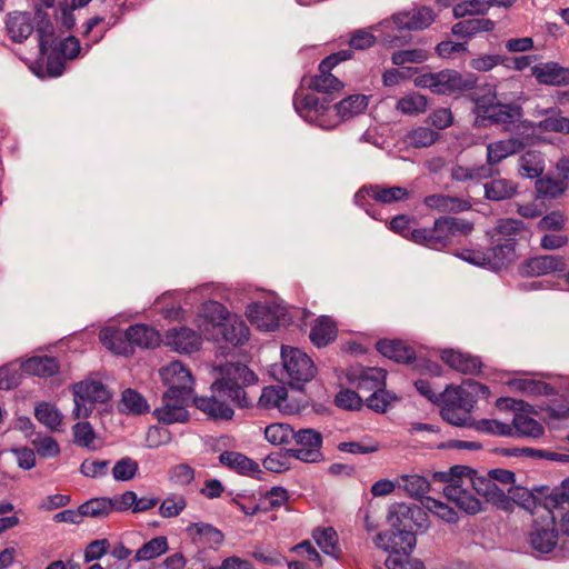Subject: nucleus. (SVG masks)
<instances>
[{
	"label": "nucleus",
	"instance_id": "nucleus-64",
	"mask_svg": "<svg viewBox=\"0 0 569 569\" xmlns=\"http://www.w3.org/2000/svg\"><path fill=\"white\" fill-rule=\"evenodd\" d=\"M388 569H425V565L409 555H390L385 562Z\"/></svg>",
	"mask_w": 569,
	"mask_h": 569
},
{
	"label": "nucleus",
	"instance_id": "nucleus-17",
	"mask_svg": "<svg viewBox=\"0 0 569 569\" xmlns=\"http://www.w3.org/2000/svg\"><path fill=\"white\" fill-rule=\"evenodd\" d=\"M163 382L168 386V390L182 393H191L193 391V378L190 370L180 361H172L160 370Z\"/></svg>",
	"mask_w": 569,
	"mask_h": 569
},
{
	"label": "nucleus",
	"instance_id": "nucleus-13",
	"mask_svg": "<svg viewBox=\"0 0 569 569\" xmlns=\"http://www.w3.org/2000/svg\"><path fill=\"white\" fill-rule=\"evenodd\" d=\"M537 512L542 510L553 511L569 503V478L561 482L560 487L550 488L548 486L533 487Z\"/></svg>",
	"mask_w": 569,
	"mask_h": 569
},
{
	"label": "nucleus",
	"instance_id": "nucleus-6",
	"mask_svg": "<svg viewBox=\"0 0 569 569\" xmlns=\"http://www.w3.org/2000/svg\"><path fill=\"white\" fill-rule=\"evenodd\" d=\"M281 359L286 376L283 381L291 388L300 390L315 378L317 368L312 359L299 348L282 346Z\"/></svg>",
	"mask_w": 569,
	"mask_h": 569
},
{
	"label": "nucleus",
	"instance_id": "nucleus-23",
	"mask_svg": "<svg viewBox=\"0 0 569 569\" xmlns=\"http://www.w3.org/2000/svg\"><path fill=\"white\" fill-rule=\"evenodd\" d=\"M6 29L13 42L22 43L34 31L31 13L14 11L7 16Z\"/></svg>",
	"mask_w": 569,
	"mask_h": 569
},
{
	"label": "nucleus",
	"instance_id": "nucleus-31",
	"mask_svg": "<svg viewBox=\"0 0 569 569\" xmlns=\"http://www.w3.org/2000/svg\"><path fill=\"white\" fill-rule=\"evenodd\" d=\"M123 337L130 345L147 349L157 347L160 341L159 333L152 327L143 323L130 326Z\"/></svg>",
	"mask_w": 569,
	"mask_h": 569
},
{
	"label": "nucleus",
	"instance_id": "nucleus-27",
	"mask_svg": "<svg viewBox=\"0 0 569 569\" xmlns=\"http://www.w3.org/2000/svg\"><path fill=\"white\" fill-rule=\"evenodd\" d=\"M118 411L129 416H142L150 412V405L142 393L132 388H127L121 392L118 402Z\"/></svg>",
	"mask_w": 569,
	"mask_h": 569
},
{
	"label": "nucleus",
	"instance_id": "nucleus-53",
	"mask_svg": "<svg viewBox=\"0 0 569 569\" xmlns=\"http://www.w3.org/2000/svg\"><path fill=\"white\" fill-rule=\"evenodd\" d=\"M472 472L473 469L468 466L456 465L448 471L433 472L430 481L442 482L446 483V486L457 485L458 482L463 483L465 476Z\"/></svg>",
	"mask_w": 569,
	"mask_h": 569
},
{
	"label": "nucleus",
	"instance_id": "nucleus-50",
	"mask_svg": "<svg viewBox=\"0 0 569 569\" xmlns=\"http://www.w3.org/2000/svg\"><path fill=\"white\" fill-rule=\"evenodd\" d=\"M427 98L419 93L408 94L398 100L396 109L403 114L415 116L427 110Z\"/></svg>",
	"mask_w": 569,
	"mask_h": 569
},
{
	"label": "nucleus",
	"instance_id": "nucleus-9",
	"mask_svg": "<svg viewBox=\"0 0 569 569\" xmlns=\"http://www.w3.org/2000/svg\"><path fill=\"white\" fill-rule=\"evenodd\" d=\"M178 389L167 390L162 395V406L153 410V416L164 425L184 423L189 420L187 407L191 393L177 392Z\"/></svg>",
	"mask_w": 569,
	"mask_h": 569
},
{
	"label": "nucleus",
	"instance_id": "nucleus-19",
	"mask_svg": "<svg viewBox=\"0 0 569 569\" xmlns=\"http://www.w3.org/2000/svg\"><path fill=\"white\" fill-rule=\"evenodd\" d=\"M166 342L174 351L180 353H192L201 346L200 335L187 327L171 328L166 332Z\"/></svg>",
	"mask_w": 569,
	"mask_h": 569
},
{
	"label": "nucleus",
	"instance_id": "nucleus-15",
	"mask_svg": "<svg viewBox=\"0 0 569 569\" xmlns=\"http://www.w3.org/2000/svg\"><path fill=\"white\" fill-rule=\"evenodd\" d=\"M518 241L516 238L493 239L492 246L486 252V264L492 270L507 268L517 259Z\"/></svg>",
	"mask_w": 569,
	"mask_h": 569
},
{
	"label": "nucleus",
	"instance_id": "nucleus-37",
	"mask_svg": "<svg viewBox=\"0 0 569 569\" xmlns=\"http://www.w3.org/2000/svg\"><path fill=\"white\" fill-rule=\"evenodd\" d=\"M543 171L545 160L541 152L529 150L519 158L518 172L521 177L535 179L539 178Z\"/></svg>",
	"mask_w": 569,
	"mask_h": 569
},
{
	"label": "nucleus",
	"instance_id": "nucleus-57",
	"mask_svg": "<svg viewBox=\"0 0 569 569\" xmlns=\"http://www.w3.org/2000/svg\"><path fill=\"white\" fill-rule=\"evenodd\" d=\"M508 496L512 506L516 503L530 512H533V510L537 509L535 491H532V489H527L520 486L511 487L508 490Z\"/></svg>",
	"mask_w": 569,
	"mask_h": 569
},
{
	"label": "nucleus",
	"instance_id": "nucleus-56",
	"mask_svg": "<svg viewBox=\"0 0 569 569\" xmlns=\"http://www.w3.org/2000/svg\"><path fill=\"white\" fill-rule=\"evenodd\" d=\"M287 398V390L283 387L269 386L262 389L258 406L264 409L280 407Z\"/></svg>",
	"mask_w": 569,
	"mask_h": 569
},
{
	"label": "nucleus",
	"instance_id": "nucleus-2",
	"mask_svg": "<svg viewBox=\"0 0 569 569\" xmlns=\"http://www.w3.org/2000/svg\"><path fill=\"white\" fill-rule=\"evenodd\" d=\"M473 230L469 221L456 217H440L431 228H417L410 231L411 241L429 249L441 250L452 243V238L467 236Z\"/></svg>",
	"mask_w": 569,
	"mask_h": 569
},
{
	"label": "nucleus",
	"instance_id": "nucleus-21",
	"mask_svg": "<svg viewBox=\"0 0 569 569\" xmlns=\"http://www.w3.org/2000/svg\"><path fill=\"white\" fill-rule=\"evenodd\" d=\"M531 74L540 84L555 87L569 86V68L562 67L555 61L533 66L531 68Z\"/></svg>",
	"mask_w": 569,
	"mask_h": 569
},
{
	"label": "nucleus",
	"instance_id": "nucleus-42",
	"mask_svg": "<svg viewBox=\"0 0 569 569\" xmlns=\"http://www.w3.org/2000/svg\"><path fill=\"white\" fill-rule=\"evenodd\" d=\"M312 537L326 555L335 558L339 556L338 536L333 528H317L313 530Z\"/></svg>",
	"mask_w": 569,
	"mask_h": 569
},
{
	"label": "nucleus",
	"instance_id": "nucleus-24",
	"mask_svg": "<svg viewBox=\"0 0 569 569\" xmlns=\"http://www.w3.org/2000/svg\"><path fill=\"white\" fill-rule=\"evenodd\" d=\"M219 461L224 467L243 476H252L257 479H261L260 475L262 470L254 460L248 458L241 452L237 451H223L219 456Z\"/></svg>",
	"mask_w": 569,
	"mask_h": 569
},
{
	"label": "nucleus",
	"instance_id": "nucleus-54",
	"mask_svg": "<svg viewBox=\"0 0 569 569\" xmlns=\"http://www.w3.org/2000/svg\"><path fill=\"white\" fill-rule=\"evenodd\" d=\"M566 188L563 181L550 177L538 178L536 181V191L541 198L555 199L562 194Z\"/></svg>",
	"mask_w": 569,
	"mask_h": 569
},
{
	"label": "nucleus",
	"instance_id": "nucleus-62",
	"mask_svg": "<svg viewBox=\"0 0 569 569\" xmlns=\"http://www.w3.org/2000/svg\"><path fill=\"white\" fill-rule=\"evenodd\" d=\"M187 507V500L183 496H169L159 507V513L163 518H173L179 516Z\"/></svg>",
	"mask_w": 569,
	"mask_h": 569
},
{
	"label": "nucleus",
	"instance_id": "nucleus-55",
	"mask_svg": "<svg viewBox=\"0 0 569 569\" xmlns=\"http://www.w3.org/2000/svg\"><path fill=\"white\" fill-rule=\"evenodd\" d=\"M34 416L41 423L51 430H54L62 420V416L59 410L48 402L39 403L34 409Z\"/></svg>",
	"mask_w": 569,
	"mask_h": 569
},
{
	"label": "nucleus",
	"instance_id": "nucleus-47",
	"mask_svg": "<svg viewBox=\"0 0 569 569\" xmlns=\"http://www.w3.org/2000/svg\"><path fill=\"white\" fill-rule=\"evenodd\" d=\"M421 503L425 509L448 523H456L459 520L458 513L455 511V509L440 500L426 497Z\"/></svg>",
	"mask_w": 569,
	"mask_h": 569
},
{
	"label": "nucleus",
	"instance_id": "nucleus-14",
	"mask_svg": "<svg viewBox=\"0 0 569 569\" xmlns=\"http://www.w3.org/2000/svg\"><path fill=\"white\" fill-rule=\"evenodd\" d=\"M473 492L471 487H467L466 483L462 482L443 487L445 497L453 502L461 511L470 516L485 510L483 502Z\"/></svg>",
	"mask_w": 569,
	"mask_h": 569
},
{
	"label": "nucleus",
	"instance_id": "nucleus-61",
	"mask_svg": "<svg viewBox=\"0 0 569 569\" xmlns=\"http://www.w3.org/2000/svg\"><path fill=\"white\" fill-rule=\"evenodd\" d=\"M63 59H74L80 52V41L74 36H69L63 40L56 41L50 48Z\"/></svg>",
	"mask_w": 569,
	"mask_h": 569
},
{
	"label": "nucleus",
	"instance_id": "nucleus-51",
	"mask_svg": "<svg viewBox=\"0 0 569 569\" xmlns=\"http://www.w3.org/2000/svg\"><path fill=\"white\" fill-rule=\"evenodd\" d=\"M295 429L287 423H272L266 427L264 438L273 445L291 443Z\"/></svg>",
	"mask_w": 569,
	"mask_h": 569
},
{
	"label": "nucleus",
	"instance_id": "nucleus-18",
	"mask_svg": "<svg viewBox=\"0 0 569 569\" xmlns=\"http://www.w3.org/2000/svg\"><path fill=\"white\" fill-rule=\"evenodd\" d=\"M366 197L380 202V203H393L398 202L408 197L406 188L393 186V187H381L379 184H371L362 187L355 196L357 204L363 207Z\"/></svg>",
	"mask_w": 569,
	"mask_h": 569
},
{
	"label": "nucleus",
	"instance_id": "nucleus-26",
	"mask_svg": "<svg viewBox=\"0 0 569 569\" xmlns=\"http://www.w3.org/2000/svg\"><path fill=\"white\" fill-rule=\"evenodd\" d=\"M376 349L383 357L399 363H411L416 360L415 349L402 340L381 339L376 343Z\"/></svg>",
	"mask_w": 569,
	"mask_h": 569
},
{
	"label": "nucleus",
	"instance_id": "nucleus-32",
	"mask_svg": "<svg viewBox=\"0 0 569 569\" xmlns=\"http://www.w3.org/2000/svg\"><path fill=\"white\" fill-rule=\"evenodd\" d=\"M423 203L430 209L446 213L463 212L471 208V204L468 200L447 194L427 196L423 200Z\"/></svg>",
	"mask_w": 569,
	"mask_h": 569
},
{
	"label": "nucleus",
	"instance_id": "nucleus-33",
	"mask_svg": "<svg viewBox=\"0 0 569 569\" xmlns=\"http://www.w3.org/2000/svg\"><path fill=\"white\" fill-rule=\"evenodd\" d=\"M308 87L317 92L323 93V97L333 100L336 92L343 88V83L333 74L331 70H322L321 62L318 67V74L310 78Z\"/></svg>",
	"mask_w": 569,
	"mask_h": 569
},
{
	"label": "nucleus",
	"instance_id": "nucleus-40",
	"mask_svg": "<svg viewBox=\"0 0 569 569\" xmlns=\"http://www.w3.org/2000/svg\"><path fill=\"white\" fill-rule=\"evenodd\" d=\"M440 400L438 405L440 408L462 409L466 412H471L473 409V400H467L462 395V389L459 386L449 385L440 392Z\"/></svg>",
	"mask_w": 569,
	"mask_h": 569
},
{
	"label": "nucleus",
	"instance_id": "nucleus-44",
	"mask_svg": "<svg viewBox=\"0 0 569 569\" xmlns=\"http://www.w3.org/2000/svg\"><path fill=\"white\" fill-rule=\"evenodd\" d=\"M510 386L528 396H551L555 393L553 387L543 381L533 379H515Z\"/></svg>",
	"mask_w": 569,
	"mask_h": 569
},
{
	"label": "nucleus",
	"instance_id": "nucleus-4",
	"mask_svg": "<svg viewBox=\"0 0 569 569\" xmlns=\"http://www.w3.org/2000/svg\"><path fill=\"white\" fill-rule=\"evenodd\" d=\"M559 541V529L553 511L542 510L538 513L527 535L531 555L539 558L552 553Z\"/></svg>",
	"mask_w": 569,
	"mask_h": 569
},
{
	"label": "nucleus",
	"instance_id": "nucleus-1",
	"mask_svg": "<svg viewBox=\"0 0 569 569\" xmlns=\"http://www.w3.org/2000/svg\"><path fill=\"white\" fill-rule=\"evenodd\" d=\"M220 378L210 386V396L194 397V406L210 419L231 420L234 416L233 406L252 407V399L246 391L258 381L257 375L248 366L240 362H227L219 368Z\"/></svg>",
	"mask_w": 569,
	"mask_h": 569
},
{
	"label": "nucleus",
	"instance_id": "nucleus-43",
	"mask_svg": "<svg viewBox=\"0 0 569 569\" xmlns=\"http://www.w3.org/2000/svg\"><path fill=\"white\" fill-rule=\"evenodd\" d=\"M402 488L406 492L413 497L425 500L427 492L431 490V481L420 475H403L401 476Z\"/></svg>",
	"mask_w": 569,
	"mask_h": 569
},
{
	"label": "nucleus",
	"instance_id": "nucleus-49",
	"mask_svg": "<svg viewBox=\"0 0 569 569\" xmlns=\"http://www.w3.org/2000/svg\"><path fill=\"white\" fill-rule=\"evenodd\" d=\"M398 400V397L386 390L385 387L376 389L369 397L366 398V406L378 413H385L388 407Z\"/></svg>",
	"mask_w": 569,
	"mask_h": 569
},
{
	"label": "nucleus",
	"instance_id": "nucleus-25",
	"mask_svg": "<svg viewBox=\"0 0 569 569\" xmlns=\"http://www.w3.org/2000/svg\"><path fill=\"white\" fill-rule=\"evenodd\" d=\"M522 139L509 138L493 141L487 144V161L498 168V164L506 158L516 154L525 149Z\"/></svg>",
	"mask_w": 569,
	"mask_h": 569
},
{
	"label": "nucleus",
	"instance_id": "nucleus-59",
	"mask_svg": "<svg viewBox=\"0 0 569 569\" xmlns=\"http://www.w3.org/2000/svg\"><path fill=\"white\" fill-rule=\"evenodd\" d=\"M496 234L499 236L498 239L502 241L507 238H516L517 234L525 230V223L519 219H500L497 221L495 227Z\"/></svg>",
	"mask_w": 569,
	"mask_h": 569
},
{
	"label": "nucleus",
	"instance_id": "nucleus-34",
	"mask_svg": "<svg viewBox=\"0 0 569 569\" xmlns=\"http://www.w3.org/2000/svg\"><path fill=\"white\" fill-rule=\"evenodd\" d=\"M224 341L233 346H242L249 339V328L242 319L228 318L218 328Z\"/></svg>",
	"mask_w": 569,
	"mask_h": 569
},
{
	"label": "nucleus",
	"instance_id": "nucleus-45",
	"mask_svg": "<svg viewBox=\"0 0 569 569\" xmlns=\"http://www.w3.org/2000/svg\"><path fill=\"white\" fill-rule=\"evenodd\" d=\"M83 517L104 518L111 513V501L109 497L92 498L79 506Z\"/></svg>",
	"mask_w": 569,
	"mask_h": 569
},
{
	"label": "nucleus",
	"instance_id": "nucleus-20",
	"mask_svg": "<svg viewBox=\"0 0 569 569\" xmlns=\"http://www.w3.org/2000/svg\"><path fill=\"white\" fill-rule=\"evenodd\" d=\"M419 531H411L409 529H390L386 532H380L378 539L387 541L386 549L391 550V555H410L417 543L416 535Z\"/></svg>",
	"mask_w": 569,
	"mask_h": 569
},
{
	"label": "nucleus",
	"instance_id": "nucleus-60",
	"mask_svg": "<svg viewBox=\"0 0 569 569\" xmlns=\"http://www.w3.org/2000/svg\"><path fill=\"white\" fill-rule=\"evenodd\" d=\"M138 462L130 457L118 460L112 469V476L118 481H128L134 478Z\"/></svg>",
	"mask_w": 569,
	"mask_h": 569
},
{
	"label": "nucleus",
	"instance_id": "nucleus-38",
	"mask_svg": "<svg viewBox=\"0 0 569 569\" xmlns=\"http://www.w3.org/2000/svg\"><path fill=\"white\" fill-rule=\"evenodd\" d=\"M368 107V97L365 94H351L333 106V111L341 119H349L362 113Z\"/></svg>",
	"mask_w": 569,
	"mask_h": 569
},
{
	"label": "nucleus",
	"instance_id": "nucleus-48",
	"mask_svg": "<svg viewBox=\"0 0 569 569\" xmlns=\"http://www.w3.org/2000/svg\"><path fill=\"white\" fill-rule=\"evenodd\" d=\"M249 318L252 323L257 325L258 328L264 331H274L279 327V322L273 318H270L269 309L267 306L261 303H254L249 307Z\"/></svg>",
	"mask_w": 569,
	"mask_h": 569
},
{
	"label": "nucleus",
	"instance_id": "nucleus-52",
	"mask_svg": "<svg viewBox=\"0 0 569 569\" xmlns=\"http://www.w3.org/2000/svg\"><path fill=\"white\" fill-rule=\"evenodd\" d=\"M34 31L38 36L39 53L43 57L56 42V30L51 19H44L40 23H36Z\"/></svg>",
	"mask_w": 569,
	"mask_h": 569
},
{
	"label": "nucleus",
	"instance_id": "nucleus-11",
	"mask_svg": "<svg viewBox=\"0 0 569 569\" xmlns=\"http://www.w3.org/2000/svg\"><path fill=\"white\" fill-rule=\"evenodd\" d=\"M293 447L287 449V455L303 462H318L322 459V435L315 429L295 431Z\"/></svg>",
	"mask_w": 569,
	"mask_h": 569
},
{
	"label": "nucleus",
	"instance_id": "nucleus-5",
	"mask_svg": "<svg viewBox=\"0 0 569 569\" xmlns=\"http://www.w3.org/2000/svg\"><path fill=\"white\" fill-rule=\"evenodd\" d=\"M496 93L489 88L486 92H471L470 100L475 102L478 117L496 124H510L522 117V108L515 103H495Z\"/></svg>",
	"mask_w": 569,
	"mask_h": 569
},
{
	"label": "nucleus",
	"instance_id": "nucleus-8",
	"mask_svg": "<svg viewBox=\"0 0 569 569\" xmlns=\"http://www.w3.org/2000/svg\"><path fill=\"white\" fill-rule=\"evenodd\" d=\"M388 522L392 529H409L425 532L429 528V517L423 508L405 502L395 503L388 512Z\"/></svg>",
	"mask_w": 569,
	"mask_h": 569
},
{
	"label": "nucleus",
	"instance_id": "nucleus-63",
	"mask_svg": "<svg viewBox=\"0 0 569 569\" xmlns=\"http://www.w3.org/2000/svg\"><path fill=\"white\" fill-rule=\"evenodd\" d=\"M438 138L439 133L427 127H419L409 133L410 143L415 148L430 147Z\"/></svg>",
	"mask_w": 569,
	"mask_h": 569
},
{
	"label": "nucleus",
	"instance_id": "nucleus-22",
	"mask_svg": "<svg viewBox=\"0 0 569 569\" xmlns=\"http://www.w3.org/2000/svg\"><path fill=\"white\" fill-rule=\"evenodd\" d=\"M441 360L451 369L463 375H478L482 368V362L479 357L455 349L443 350L441 352Z\"/></svg>",
	"mask_w": 569,
	"mask_h": 569
},
{
	"label": "nucleus",
	"instance_id": "nucleus-29",
	"mask_svg": "<svg viewBox=\"0 0 569 569\" xmlns=\"http://www.w3.org/2000/svg\"><path fill=\"white\" fill-rule=\"evenodd\" d=\"M539 116H546L539 122H529L530 128L540 130L541 132L569 133V118L559 114L557 108H548L537 110Z\"/></svg>",
	"mask_w": 569,
	"mask_h": 569
},
{
	"label": "nucleus",
	"instance_id": "nucleus-16",
	"mask_svg": "<svg viewBox=\"0 0 569 569\" xmlns=\"http://www.w3.org/2000/svg\"><path fill=\"white\" fill-rule=\"evenodd\" d=\"M331 99L327 97L319 98L316 94L309 93L299 98L296 93L293 99L295 110L303 117L306 120L319 121V126L323 128H329L330 126H326L320 117L325 116L326 112L330 110Z\"/></svg>",
	"mask_w": 569,
	"mask_h": 569
},
{
	"label": "nucleus",
	"instance_id": "nucleus-3",
	"mask_svg": "<svg viewBox=\"0 0 569 569\" xmlns=\"http://www.w3.org/2000/svg\"><path fill=\"white\" fill-rule=\"evenodd\" d=\"M478 78L472 74H461L456 70L445 69L439 72L420 74L415 79L419 88H428L437 94H466L470 98L471 92H479Z\"/></svg>",
	"mask_w": 569,
	"mask_h": 569
},
{
	"label": "nucleus",
	"instance_id": "nucleus-58",
	"mask_svg": "<svg viewBox=\"0 0 569 569\" xmlns=\"http://www.w3.org/2000/svg\"><path fill=\"white\" fill-rule=\"evenodd\" d=\"M201 313L217 328L223 325V322L229 318V312L226 307L217 301H208L203 303Z\"/></svg>",
	"mask_w": 569,
	"mask_h": 569
},
{
	"label": "nucleus",
	"instance_id": "nucleus-35",
	"mask_svg": "<svg viewBox=\"0 0 569 569\" xmlns=\"http://www.w3.org/2000/svg\"><path fill=\"white\" fill-rule=\"evenodd\" d=\"M483 188L486 199L502 201L511 199L517 193L518 184L512 180L498 178L487 182Z\"/></svg>",
	"mask_w": 569,
	"mask_h": 569
},
{
	"label": "nucleus",
	"instance_id": "nucleus-12",
	"mask_svg": "<svg viewBox=\"0 0 569 569\" xmlns=\"http://www.w3.org/2000/svg\"><path fill=\"white\" fill-rule=\"evenodd\" d=\"M436 19V13L430 7H420L411 11H402L392 14L390 20H385L381 26L389 28L393 24L398 30H423Z\"/></svg>",
	"mask_w": 569,
	"mask_h": 569
},
{
	"label": "nucleus",
	"instance_id": "nucleus-10",
	"mask_svg": "<svg viewBox=\"0 0 569 569\" xmlns=\"http://www.w3.org/2000/svg\"><path fill=\"white\" fill-rule=\"evenodd\" d=\"M463 483L471 487L475 493L482 497L486 502H490L503 511L512 510L509 496L489 476H479L477 470L473 469L472 473L465 476Z\"/></svg>",
	"mask_w": 569,
	"mask_h": 569
},
{
	"label": "nucleus",
	"instance_id": "nucleus-46",
	"mask_svg": "<svg viewBox=\"0 0 569 569\" xmlns=\"http://www.w3.org/2000/svg\"><path fill=\"white\" fill-rule=\"evenodd\" d=\"M386 371L382 369L367 368L359 376L357 387L360 390L372 392L386 386Z\"/></svg>",
	"mask_w": 569,
	"mask_h": 569
},
{
	"label": "nucleus",
	"instance_id": "nucleus-36",
	"mask_svg": "<svg viewBox=\"0 0 569 569\" xmlns=\"http://www.w3.org/2000/svg\"><path fill=\"white\" fill-rule=\"evenodd\" d=\"M59 369L58 359L51 356L32 357L23 363V370L27 373L43 378L58 373Z\"/></svg>",
	"mask_w": 569,
	"mask_h": 569
},
{
	"label": "nucleus",
	"instance_id": "nucleus-39",
	"mask_svg": "<svg viewBox=\"0 0 569 569\" xmlns=\"http://www.w3.org/2000/svg\"><path fill=\"white\" fill-rule=\"evenodd\" d=\"M513 436L520 438H539L543 435L545 428L536 419L525 413H516L512 420Z\"/></svg>",
	"mask_w": 569,
	"mask_h": 569
},
{
	"label": "nucleus",
	"instance_id": "nucleus-41",
	"mask_svg": "<svg viewBox=\"0 0 569 569\" xmlns=\"http://www.w3.org/2000/svg\"><path fill=\"white\" fill-rule=\"evenodd\" d=\"M169 549L168 539L164 536L152 538L144 542L136 552L134 561L152 560Z\"/></svg>",
	"mask_w": 569,
	"mask_h": 569
},
{
	"label": "nucleus",
	"instance_id": "nucleus-7",
	"mask_svg": "<svg viewBox=\"0 0 569 569\" xmlns=\"http://www.w3.org/2000/svg\"><path fill=\"white\" fill-rule=\"evenodd\" d=\"M74 419H86L93 412L96 403H106L112 398V392L98 380H84L73 385Z\"/></svg>",
	"mask_w": 569,
	"mask_h": 569
},
{
	"label": "nucleus",
	"instance_id": "nucleus-28",
	"mask_svg": "<svg viewBox=\"0 0 569 569\" xmlns=\"http://www.w3.org/2000/svg\"><path fill=\"white\" fill-rule=\"evenodd\" d=\"M187 532L192 539L211 549L220 547L224 540V535L216 527L206 522H192L187 527Z\"/></svg>",
	"mask_w": 569,
	"mask_h": 569
},
{
	"label": "nucleus",
	"instance_id": "nucleus-30",
	"mask_svg": "<svg viewBox=\"0 0 569 569\" xmlns=\"http://www.w3.org/2000/svg\"><path fill=\"white\" fill-rule=\"evenodd\" d=\"M337 333L336 322L329 316H320L311 326L309 338L316 347L322 348L335 341Z\"/></svg>",
	"mask_w": 569,
	"mask_h": 569
}]
</instances>
